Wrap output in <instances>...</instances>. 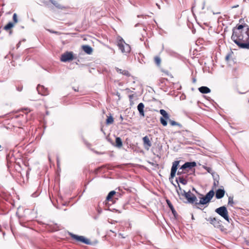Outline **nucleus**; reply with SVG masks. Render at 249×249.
Segmentation results:
<instances>
[{
  "label": "nucleus",
  "mask_w": 249,
  "mask_h": 249,
  "mask_svg": "<svg viewBox=\"0 0 249 249\" xmlns=\"http://www.w3.org/2000/svg\"><path fill=\"white\" fill-rule=\"evenodd\" d=\"M178 189H177V191L178 195L179 196H183L184 195L185 193H186V192L181 188V187L178 183Z\"/></svg>",
  "instance_id": "nucleus-20"
},
{
  "label": "nucleus",
  "mask_w": 249,
  "mask_h": 249,
  "mask_svg": "<svg viewBox=\"0 0 249 249\" xmlns=\"http://www.w3.org/2000/svg\"><path fill=\"white\" fill-rule=\"evenodd\" d=\"M207 221H209L215 228H219L221 226V221L215 217H209L206 218Z\"/></svg>",
  "instance_id": "nucleus-9"
},
{
  "label": "nucleus",
  "mask_w": 249,
  "mask_h": 249,
  "mask_svg": "<svg viewBox=\"0 0 249 249\" xmlns=\"http://www.w3.org/2000/svg\"><path fill=\"white\" fill-rule=\"evenodd\" d=\"M144 105L142 103H140L137 107L138 110L140 113V114L142 117L144 116Z\"/></svg>",
  "instance_id": "nucleus-14"
},
{
  "label": "nucleus",
  "mask_w": 249,
  "mask_h": 249,
  "mask_svg": "<svg viewBox=\"0 0 249 249\" xmlns=\"http://www.w3.org/2000/svg\"><path fill=\"white\" fill-rule=\"evenodd\" d=\"M37 90L38 93L42 95H47L49 93L47 88H45L44 86L39 85L37 87Z\"/></svg>",
  "instance_id": "nucleus-11"
},
{
  "label": "nucleus",
  "mask_w": 249,
  "mask_h": 249,
  "mask_svg": "<svg viewBox=\"0 0 249 249\" xmlns=\"http://www.w3.org/2000/svg\"><path fill=\"white\" fill-rule=\"evenodd\" d=\"M196 165V164L194 161L187 162L182 166V169H184L187 172H188L189 170L194 172L195 169H194V167Z\"/></svg>",
  "instance_id": "nucleus-7"
},
{
  "label": "nucleus",
  "mask_w": 249,
  "mask_h": 249,
  "mask_svg": "<svg viewBox=\"0 0 249 249\" xmlns=\"http://www.w3.org/2000/svg\"><path fill=\"white\" fill-rule=\"evenodd\" d=\"M204 4H205L204 3V5H203V7H202V9H204Z\"/></svg>",
  "instance_id": "nucleus-37"
},
{
  "label": "nucleus",
  "mask_w": 249,
  "mask_h": 249,
  "mask_svg": "<svg viewBox=\"0 0 249 249\" xmlns=\"http://www.w3.org/2000/svg\"><path fill=\"white\" fill-rule=\"evenodd\" d=\"M13 20L15 22V23H16L18 22V18H17V15L16 13L14 14L13 17Z\"/></svg>",
  "instance_id": "nucleus-32"
},
{
  "label": "nucleus",
  "mask_w": 249,
  "mask_h": 249,
  "mask_svg": "<svg viewBox=\"0 0 249 249\" xmlns=\"http://www.w3.org/2000/svg\"><path fill=\"white\" fill-rule=\"evenodd\" d=\"M190 203H194L197 201L196 197L190 191L186 192L183 196Z\"/></svg>",
  "instance_id": "nucleus-8"
},
{
  "label": "nucleus",
  "mask_w": 249,
  "mask_h": 249,
  "mask_svg": "<svg viewBox=\"0 0 249 249\" xmlns=\"http://www.w3.org/2000/svg\"><path fill=\"white\" fill-rule=\"evenodd\" d=\"M73 59V53L67 52L61 55L60 60L62 62H66L71 61Z\"/></svg>",
  "instance_id": "nucleus-5"
},
{
  "label": "nucleus",
  "mask_w": 249,
  "mask_h": 249,
  "mask_svg": "<svg viewBox=\"0 0 249 249\" xmlns=\"http://www.w3.org/2000/svg\"><path fill=\"white\" fill-rule=\"evenodd\" d=\"M225 191L224 189H219L215 192V197L217 199H220L222 198L225 194Z\"/></svg>",
  "instance_id": "nucleus-13"
},
{
  "label": "nucleus",
  "mask_w": 249,
  "mask_h": 249,
  "mask_svg": "<svg viewBox=\"0 0 249 249\" xmlns=\"http://www.w3.org/2000/svg\"><path fill=\"white\" fill-rule=\"evenodd\" d=\"M11 33H12V31H11L10 32V34H11Z\"/></svg>",
  "instance_id": "nucleus-38"
},
{
  "label": "nucleus",
  "mask_w": 249,
  "mask_h": 249,
  "mask_svg": "<svg viewBox=\"0 0 249 249\" xmlns=\"http://www.w3.org/2000/svg\"><path fill=\"white\" fill-rule=\"evenodd\" d=\"M120 119H121V120H123V117H122V116H120Z\"/></svg>",
  "instance_id": "nucleus-35"
},
{
  "label": "nucleus",
  "mask_w": 249,
  "mask_h": 249,
  "mask_svg": "<svg viewBox=\"0 0 249 249\" xmlns=\"http://www.w3.org/2000/svg\"><path fill=\"white\" fill-rule=\"evenodd\" d=\"M198 90L200 92L202 93H208L211 91V90L209 88L204 86L200 87L198 89Z\"/></svg>",
  "instance_id": "nucleus-16"
},
{
  "label": "nucleus",
  "mask_w": 249,
  "mask_h": 249,
  "mask_svg": "<svg viewBox=\"0 0 249 249\" xmlns=\"http://www.w3.org/2000/svg\"><path fill=\"white\" fill-rule=\"evenodd\" d=\"M160 112L165 119L169 120V115L165 110L160 109Z\"/></svg>",
  "instance_id": "nucleus-19"
},
{
  "label": "nucleus",
  "mask_w": 249,
  "mask_h": 249,
  "mask_svg": "<svg viewBox=\"0 0 249 249\" xmlns=\"http://www.w3.org/2000/svg\"><path fill=\"white\" fill-rule=\"evenodd\" d=\"M231 39L239 47L249 50V28L239 25L232 30Z\"/></svg>",
  "instance_id": "nucleus-1"
},
{
  "label": "nucleus",
  "mask_w": 249,
  "mask_h": 249,
  "mask_svg": "<svg viewBox=\"0 0 249 249\" xmlns=\"http://www.w3.org/2000/svg\"><path fill=\"white\" fill-rule=\"evenodd\" d=\"M133 97H134L133 94L129 95V98L130 101H131L133 99Z\"/></svg>",
  "instance_id": "nucleus-34"
},
{
  "label": "nucleus",
  "mask_w": 249,
  "mask_h": 249,
  "mask_svg": "<svg viewBox=\"0 0 249 249\" xmlns=\"http://www.w3.org/2000/svg\"><path fill=\"white\" fill-rule=\"evenodd\" d=\"M117 45L121 52L123 53H127L130 52L131 48L128 44L126 43L121 37H118Z\"/></svg>",
  "instance_id": "nucleus-2"
},
{
  "label": "nucleus",
  "mask_w": 249,
  "mask_h": 249,
  "mask_svg": "<svg viewBox=\"0 0 249 249\" xmlns=\"http://www.w3.org/2000/svg\"><path fill=\"white\" fill-rule=\"evenodd\" d=\"M116 70L117 72L121 73L123 75H126L127 76H129L130 75V74L127 71L120 69L118 68H116Z\"/></svg>",
  "instance_id": "nucleus-18"
},
{
  "label": "nucleus",
  "mask_w": 249,
  "mask_h": 249,
  "mask_svg": "<svg viewBox=\"0 0 249 249\" xmlns=\"http://www.w3.org/2000/svg\"><path fill=\"white\" fill-rule=\"evenodd\" d=\"M176 181L177 182L178 184V182H179L183 185H185L187 183V180L184 178L183 176H180L178 178H177Z\"/></svg>",
  "instance_id": "nucleus-17"
},
{
  "label": "nucleus",
  "mask_w": 249,
  "mask_h": 249,
  "mask_svg": "<svg viewBox=\"0 0 249 249\" xmlns=\"http://www.w3.org/2000/svg\"><path fill=\"white\" fill-rule=\"evenodd\" d=\"M178 164V161H175L173 162L171 170L170 178H173L175 177Z\"/></svg>",
  "instance_id": "nucleus-10"
},
{
  "label": "nucleus",
  "mask_w": 249,
  "mask_h": 249,
  "mask_svg": "<svg viewBox=\"0 0 249 249\" xmlns=\"http://www.w3.org/2000/svg\"><path fill=\"white\" fill-rule=\"evenodd\" d=\"M169 120V123L170 124H171V125L172 126H174V125H178V126H179L180 127H182V125L174 121H173V120Z\"/></svg>",
  "instance_id": "nucleus-24"
},
{
  "label": "nucleus",
  "mask_w": 249,
  "mask_h": 249,
  "mask_svg": "<svg viewBox=\"0 0 249 249\" xmlns=\"http://www.w3.org/2000/svg\"><path fill=\"white\" fill-rule=\"evenodd\" d=\"M1 147V146L0 145V148Z\"/></svg>",
  "instance_id": "nucleus-39"
},
{
  "label": "nucleus",
  "mask_w": 249,
  "mask_h": 249,
  "mask_svg": "<svg viewBox=\"0 0 249 249\" xmlns=\"http://www.w3.org/2000/svg\"><path fill=\"white\" fill-rule=\"evenodd\" d=\"M14 26V24L10 22L6 25L4 27V29L5 31H8L13 28Z\"/></svg>",
  "instance_id": "nucleus-22"
},
{
  "label": "nucleus",
  "mask_w": 249,
  "mask_h": 249,
  "mask_svg": "<svg viewBox=\"0 0 249 249\" xmlns=\"http://www.w3.org/2000/svg\"><path fill=\"white\" fill-rule=\"evenodd\" d=\"M167 203L169 206V207H170V209L171 210L173 213L174 214H175V213H176V211L175 210L173 205H172L171 203L170 202L169 200H167Z\"/></svg>",
  "instance_id": "nucleus-26"
},
{
  "label": "nucleus",
  "mask_w": 249,
  "mask_h": 249,
  "mask_svg": "<svg viewBox=\"0 0 249 249\" xmlns=\"http://www.w3.org/2000/svg\"><path fill=\"white\" fill-rule=\"evenodd\" d=\"M114 119L111 116H108L106 120V124H110L113 123Z\"/></svg>",
  "instance_id": "nucleus-23"
},
{
  "label": "nucleus",
  "mask_w": 249,
  "mask_h": 249,
  "mask_svg": "<svg viewBox=\"0 0 249 249\" xmlns=\"http://www.w3.org/2000/svg\"><path fill=\"white\" fill-rule=\"evenodd\" d=\"M116 146L118 147H121L122 146V140L119 137H117L116 138Z\"/></svg>",
  "instance_id": "nucleus-21"
},
{
  "label": "nucleus",
  "mask_w": 249,
  "mask_h": 249,
  "mask_svg": "<svg viewBox=\"0 0 249 249\" xmlns=\"http://www.w3.org/2000/svg\"><path fill=\"white\" fill-rule=\"evenodd\" d=\"M215 212L228 222H230L228 212L225 206H221L216 209Z\"/></svg>",
  "instance_id": "nucleus-4"
},
{
  "label": "nucleus",
  "mask_w": 249,
  "mask_h": 249,
  "mask_svg": "<svg viewBox=\"0 0 249 249\" xmlns=\"http://www.w3.org/2000/svg\"><path fill=\"white\" fill-rule=\"evenodd\" d=\"M83 50L87 54H90L93 51L92 48L89 45H83L82 46Z\"/></svg>",
  "instance_id": "nucleus-15"
},
{
  "label": "nucleus",
  "mask_w": 249,
  "mask_h": 249,
  "mask_svg": "<svg viewBox=\"0 0 249 249\" xmlns=\"http://www.w3.org/2000/svg\"><path fill=\"white\" fill-rule=\"evenodd\" d=\"M50 1L56 7H57L58 8H61V5L59 4H58L56 1H55L54 0H50Z\"/></svg>",
  "instance_id": "nucleus-27"
},
{
  "label": "nucleus",
  "mask_w": 249,
  "mask_h": 249,
  "mask_svg": "<svg viewBox=\"0 0 249 249\" xmlns=\"http://www.w3.org/2000/svg\"><path fill=\"white\" fill-rule=\"evenodd\" d=\"M214 195V192L213 190L209 191L205 196L200 197L199 202H196V205L202 204L205 205L209 203Z\"/></svg>",
  "instance_id": "nucleus-3"
},
{
  "label": "nucleus",
  "mask_w": 249,
  "mask_h": 249,
  "mask_svg": "<svg viewBox=\"0 0 249 249\" xmlns=\"http://www.w3.org/2000/svg\"><path fill=\"white\" fill-rule=\"evenodd\" d=\"M115 193L116 192L114 191L110 192L107 197V200H109L115 194Z\"/></svg>",
  "instance_id": "nucleus-25"
},
{
  "label": "nucleus",
  "mask_w": 249,
  "mask_h": 249,
  "mask_svg": "<svg viewBox=\"0 0 249 249\" xmlns=\"http://www.w3.org/2000/svg\"><path fill=\"white\" fill-rule=\"evenodd\" d=\"M230 56H231V54H227L226 55V58H225L226 60L227 61H228L229 58H230Z\"/></svg>",
  "instance_id": "nucleus-33"
},
{
  "label": "nucleus",
  "mask_w": 249,
  "mask_h": 249,
  "mask_svg": "<svg viewBox=\"0 0 249 249\" xmlns=\"http://www.w3.org/2000/svg\"><path fill=\"white\" fill-rule=\"evenodd\" d=\"M70 235L73 239L76 240L77 241L81 242L87 245L90 244L89 240L87 238H85L83 236H78L71 233H70Z\"/></svg>",
  "instance_id": "nucleus-6"
},
{
  "label": "nucleus",
  "mask_w": 249,
  "mask_h": 249,
  "mask_svg": "<svg viewBox=\"0 0 249 249\" xmlns=\"http://www.w3.org/2000/svg\"><path fill=\"white\" fill-rule=\"evenodd\" d=\"M155 63L158 65H159L160 63V59L159 57L158 56H156L155 57Z\"/></svg>",
  "instance_id": "nucleus-31"
},
{
  "label": "nucleus",
  "mask_w": 249,
  "mask_h": 249,
  "mask_svg": "<svg viewBox=\"0 0 249 249\" xmlns=\"http://www.w3.org/2000/svg\"><path fill=\"white\" fill-rule=\"evenodd\" d=\"M234 202L233 197L230 196L228 199V204L232 206Z\"/></svg>",
  "instance_id": "nucleus-30"
},
{
  "label": "nucleus",
  "mask_w": 249,
  "mask_h": 249,
  "mask_svg": "<svg viewBox=\"0 0 249 249\" xmlns=\"http://www.w3.org/2000/svg\"><path fill=\"white\" fill-rule=\"evenodd\" d=\"M165 120L166 119L164 118H163L162 117H161L160 118V122L163 126H166L167 124V122Z\"/></svg>",
  "instance_id": "nucleus-29"
},
{
  "label": "nucleus",
  "mask_w": 249,
  "mask_h": 249,
  "mask_svg": "<svg viewBox=\"0 0 249 249\" xmlns=\"http://www.w3.org/2000/svg\"><path fill=\"white\" fill-rule=\"evenodd\" d=\"M101 210H98L99 213H101Z\"/></svg>",
  "instance_id": "nucleus-36"
},
{
  "label": "nucleus",
  "mask_w": 249,
  "mask_h": 249,
  "mask_svg": "<svg viewBox=\"0 0 249 249\" xmlns=\"http://www.w3.org/2000/svg\"><path fill=\"white\" fill-rule=\"evenodd\" d=\"M186 171L184 169H182V166L178 169L177 173V175L181 176L183 173H185Z\"/></svg>",
  "instance_id": "nucleus-28"
},
{
  "label": "nucleus",
  "mask_w": 249,
  "mask_h": 249,
  "mask_svg": "<svg viewBox=\"0 0 249 249\" xmlns=\"http://www.w3.org/2000/svg\"><path fill=\"white\" fill-rule=\"evenodd\" d=\"M142 140L144 148L146 150H148L151 146V142L149 138L146 136L142 138Z\"/></svg>",
  "instance_id": "nucleus-12"
}]
</instances>
